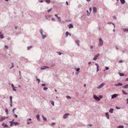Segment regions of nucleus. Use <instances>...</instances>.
Listing matches in <instances>:
<instances>
[{"instance_id": "49530a36", "label": "nucleus", "mask_w": 128, "mask_h": 128, "mask_svg": "<svg viewBox=\"0 0 128 128\" xmlns=\"http://www.w3.org/2000/svg\"><path fill=\"white\" fill-rule=\"evenodd\" d=\"M16 109L15 108H14L12 110V111L14 113V111L15 110H16Z\"/></svg>"}, {"instance_id": "603ef678", "label": "nucleus", "mask_w": 128, "mask_h": 128, "mask_svg": "<svg viewBox=\"0 0 128 128\" xmlns=\"http://www.w3.org/2000/svg\"><path fill=\"white\" fill-rule=\"evenodd\" d=\"M14 117H15L16 118H17V116L15 114H14Z\"/></svg>"}, {"instance_id": "a211bd4d", "label": "nucleus", "mask_w": 128, "mask_h": 128, "mask_svg": "<svg viewBox=\"0 0 128 128\" xmlns=\"http://www.w3.org/2000/svg\"><path fill=\"white\" fill-rule=\"evenodd\" d=\"M122 92L124 94H125V95H127L128 94L124 90H122Z\"/></svg>"}, {"instance_id": "393cba45", "label": "nucleus", "mask_w": 128, "mask_h": 128, "mask_svg": "<svg viewBox=\"0 0 128 128\" xmlns=\"http://www.w3.org/2000/svg\"><path fill=\"white\" fill-rule=\"evenodd\" d=\"M119 74L120 76H124V74H122L120 72H119Z\"/></svg>"}, {"instance_id": "69168bd1", "label": "nucleus", "mask_w": 128, "mask_h": 128, "mask_svg": "<svg viewBox=\"0 0 128 128\" xmlns=\"http://www.w3.org/2000/svg\"><path fill=\"white\" fill-rule=\"evenodd\" d=\"M28 120H32V119L30 118H29Z\"/></svg>"}, {"instance_id": "f257e3e1", "label": "nucleus", "mask_w": 128, "mask_h": 128, "mask_svg": "<svg viewBox=\"0 0 128 128\" xmlns=\"http://www.w3.org/2000/svg\"><path fill=\"white\" fill-rule=\"evenodd\" d=\"M94 98L96 100L99 101L100 100V98L96 95H94Z\"/></svg>"}, {"instance_id": "39448f33", "label": "nucleus", "mask_w": 128, "mask_h": 128, "mask_svg": "<svg viewBox=\"0 0 128 128\" xmlns=\"http://www.w3.org/2000/svg\"><path fill=\"white\" fill-rule=\"evenodd\" d=\"M103 44V41L102 40H101V39H99V44L100 46H101Z\"/></svg>"}, {"instance_id": "9b49d317", "label": "nucleus", "mask_w": 128, "mask_h": 128, "mask_svg": "<svg viewBox=\"0 0 128 128\" xmlns=\"http://www.w3.org/2000/svg\"><path fill=\"white\" fill-rule=\"evenodd\" d=\"M106 116L107 117V118L108 119L109 118V115L108 114V112H106Z\"/></svg>"}, {"instance_id": "9d476101", "label": "nucleus", "mask_w": 128, "mask_h": 128, "mask_svg": "<svg viewBox=\"0 0 128 128\" xmlns=\"http://www.w3.org/2000/svg\"><path fill=\"white\" fill-rule=\"evenodd\" d=\"M73 25L72 24H70L69 26V28H73Z\"/></svg>"}, {"instance_id": "864d4df0", "label": "nucleus", "mask_w": 128, "mask_h": 128, "mask_svg": "<svg viewBox=\"0 0 128 128\" xmlns=\"http://www.w3.org/2000/svg\"><path fill=\"white\" fill-rule=\"evenodd\" d=\"M92 8H90L89 9V10H90V12H91V10H92Z\"/></svg>"}, {"instance_id": "6e6d98bb", "label": "nucleus", "mask_w": 128, "mask_h": 128, "mask_svg": "<svg viewBox=\"0 0 128 128\" xmlns=\"http://www.w3.org/2000/svg\"><path fill=\"white\" fill-rule=\"evenodd\" d=\"M12 87L13 88H14V85L13 84H12Z\"/></svg>"}, {"instance_id": "2f4dec72", "label": "nucleus", "mask_w": 128, "mask_h": 128, "mask_svg": "<svg viewBox=\"0 0 128 128\" xmlns=\"http://www.w3.org/2000/svg\"><path fill=\"white\" fill-rule=\"evenodd\" d=\"M40 116L39 114H38L36 116V117L38 119L39 118Z\"/></svg>"}, {"instance_id": "0e129e2a", "label": "nucleus", "mask_w": 128, "mask_h": 128, "mask_svg": "<svg viewBox=\"0 0 128 128\" xmlns=\"http://www.w3.org/2000/svg\"><path fill=\"white\" fill-rule=\"evenodd\" d=\"M30 123V122H28L27 124H29Z\"/></svg>"}, {"instance_id": "052dcab7", "label": "nucleus", "mask_w": 128, "mask_h": 128, "mask_svg": "<svg viewBox=\"0 0 128 128\" xmlns=\"http://www.w3.org/2000/svg\"><path fill=\"white\" fill-rule=\"evenodd\" d=\"M55 16L57 18V17H58V15L56 14H55Z\"/></svg>"}, {"instance_id": "6ab92c4d", "label": "nucleus", "mask_w": 128, "mask_h": 128, "mask_svg": "<svg viewBox=\"0 0 128 128\" xmlns=\"http://www.w3.org/2000/svg\"><path fill=\"white\" fill-rule=\"evenodd\" d=\"M13 121H14V120H13V121H12L10 122H9V123L10 124V126H12V125L13 124Z\"/></svg>"}, {"instance_id": "c756f323", "label": "nucleus", "mask_w": 128, "mask_h": 128, "mask_svg": "<svg viewBox=\"0 0 128 128\" xmlns=\"http://www.w3.org/2000/svg\"><path fill=\"white\" fill-rule=\"evenodd\" d=\"M57 18L58 20L59 21H60V17L58 16V17H57Z\"/></svg>"}, {"instance_id": "3c124183", "label": "nucleus", "mask_w": 128, "mask_h": 128, "mask_svg": "<svg viewBox=\"0 0 128 128\" xmlns=\"http://www.w3.org/2000/svg\"><path fill=\"white\" fill-rule=\"evenodd\" d=\"M119 63H122V60H120L119 61Z\"/></svg>"}, {"instance_id": "7c9ffc66", "label": "nucleus", "mask_w": 128, "mask_h": 128, "mask_svg": "<svg viewBox=\"0 0 128 128\" xmlns=\"http://www.w3.org/2000/svg\"><path fill=\"white\" fill-rule=\"evenodd\" d=\"M79 41L78 40H76V43L77 44L79 45H78V43H79Z\"/></svg>"}, {"instance_id": "6e6552de", "label": "nucleus", "mask_w": 128, "mask_h": 128, "mask_svg": "<svg viewBox=\"0 0 128 128\" xmlns=\"http://www.w3.org/2000/svg\"><path fill=\"white\" fill-rule=\"evenodd\" d=\"M96 8L95 7H94L93 8V12L94 13H95L96 11Z\"/></svg>"}, {"instance_id": "7ed1b4c3", "label": "nucleus", "mask_w": 128, "mask_h": 128, "mask_svg": "<svg viewBox=\"0 0 128 128\" xmlns=\"http://www.w3.org/2000/svg\"><path fill=\"white\" fill-rule=\"evenodd\" d=\"M104 85V83H102L98 87H97L98 89H100L102 88Z\"/></svg>"}, {"instance_id": "4be33fe9", "label": "nucleus", "mask_w": 128, "mask_h": 128, "mask_svg": "<svg viewBox=\"0 0 128 128\" xmlns=\"http://www.w3.org/2000/svg\"><path fill=\"white\" fill-rule=\"evenodd\" d=\"M42 36L43 38H44L46 37V35H44L43 34H42Z\"/></svg>"}, {"instance_id": "72a5a7b5", "label": "nucleus", "mask_w": 128, "mask_h": 128, "mask_svg": "<svg viewBox=\"0 0 128 128\" xmlns=\"http://www.w3.org/2000/svg\"><path fill=\"white\" fill-rule=\"evenodd\" d=\"M69 34V33L68 32H66V36H68Z\"/></svg>"}, {"instance_id": "680f3d73", "label": "nucleus", "mask_w": 128, "mask_h": 128, "mask_svg": "<svg viewBox=\"0 0 128 128\" xmlns=\"http://www.w3.org/2000/svg\"><path fill=\"white\" fill-rule=\"evenodd\" d=\"M2 125L3 126H4V123H3L2 124Z\"/></svg>"}, {"instance_id": "774afa93", "label": "nucleus", "mask_w": 128, "mask_h": 128, "mask_svg": "<svg viewBox=\"0 0 128 128\" xmlns=\"http://www.w3.org/2000/svg\"><path fill=\"white\" fill-rule=\"evenodd\" d=\"M126 80V81H128V78H127V79Z\"/></svg>"}, {"instance_id": "f3484780", "label": "nucleus", "mask_w": 128, "mask_h": 128, "mask_svg": "<svg viewBox=\"0 0 128 128\" xmlns=\"http://www.w3.org/2000/svg\"><path fill=\"white\" fill-rule=\"evenodd\" d=\"M95 65H96L97 66V72H98V70H99V69H98V64L97 63H96L95 64Z\"/></svg>"}, {"instance_id": "e2e57ef3", "label": "nucleus", "mask_w": 128, "mask_h": 128, "mask_svg": "<svg viewBox=\"0 0 128 128\" xmlns=\"http://www.w3.org/2000/svg\"><path fill=\"white\" fill-rule=\"evenodd\" d=\"M43 2L42 0H41L40 1V2Z\"/></svg>"}, {"instance_id": "dca6fc26", "label": "nucleus", "mask_w": 128, "mask_h": 128, "mask_svg": "<svg viewBox=\"0 0 128 128\" xmlns=\"http://www.w3.org/2000/svg\"><path fill=\"white\" fill-rule=\"evenodd\" d=\"M114 110L113 109L111 108L109 110V112L111 113H112L113 112V111Z\"/></svg>"}, {"instance_id": "338daca9", "label": "nucleus", "mask_w": 128, "mask_h": 128, "mask_svg": "<svg viewBox=\"0 0 128 128\" xmlns=\"http://www.w3.org/2000/svg\"><path fill=\"white\" fill-rule=\"evenodd\" d=\"M66 4L67 5H68V2L67 1L66 2Z\"/></svg>"}, {"instance_id": "bf43d9fd", "label": "nucleus", "mask_w": 128, "mask_h": 128, "mask_svg": "<svg viewBox=\"0 0 128 128\" xmlns=\"http://www.w3.org/2000/svg\"><path fill=\"white\" fill-rule=\"evenodd\" d=\"M42 86H45V84H42Z\"/></svg>"}, {"instance_id": "2eb2a0df", "label": "nucleus", "mask_w": 128, "mask_h": 128, "mask_svg": "<svg viewBox=\"0 0 128 128\" xmlns=\"http://www.w3.org/2000/svg\"><path fill=\"white\" fill-rule=\"evenodd\" d=\"M48 67L47 66H44L41 69L42 70H44L46 69L47 68H48Z\"/></svg>"}, {"instance_id": "de8ad7c7", "label": "nucleus", "mask_w": 128, "mask_h": 128, "mask_svg": "<svg viewBox=\"0 0 128 128\" xmlns=\"http://www.w3.org/2000/svg\"><path fill=\"white\" fill-rule=\"evenodd\" d=\"M12 66L10 68H12L14 66L13 63H12Z\"/></svg>"}, {"instance_id": "8fccbe9b", "label": "nucleus", "mask_w": 128, "mask_h": 128, "mask_svg": "<svg viewBox=\"0 0 128 128\" xmlns=\"http://www.w3.org/2000/svg\"><path fill=\"white\" fill-rule=\"evenodd\" d=\"M13 90H14L15 91H16V89L14 88H13Z\"/></svg>"}, {"instance_id": "0eeeda50", "label": "nucleus", "mask_w": 128, "mask_h": 128, "mask_svg": "<svg viewBox=\"0 0 128 128\" xmlns=\"http://www.w3.org/2000/svg\"><path fill=\"white\" fill-rule=\"evenodd\" d=\"M117 96V95L116 94H114L113 95L112 97V99L116 98Z\"/></svg>"}, {"instance_id": "a878e982", "label": "nucleus", "mask_w": 128, "mask_h": 128, "mask_svg": "<svg viewBox=\"0 0 128 128\" xmlns=\"http://www.w3.org/2000/svg\"><path fill=\"white\" fill-rule=\"evenodd\" d=\"M80 70V68H77L76 69V71L77 72H78V73H79V71ZM76 74H78V73H76Z\"/></svg>"}, {"instance_id": "ddd939ff", "label": "nucleus", "mask_w": 128, "mask_h": 128, "mask_svg": "<svg viewBox=\"0 0 128 128\" xmlns=\"http://www.w3.org/2000/svg\"><path fill=\"white\" fill-rule=\"evenodd\" d=\"M122 87L124 88H128V84H127L126 85L124 86H123Z\"/></svg>"}, {"instance_id": "09e8293b", "label": "nucleus", "mask_w": 128, "mask_h": 128, "mask_svg": "<svg viewBox=\"0 0 128 128\" xmlns=\"http://www.w3.org/2000/svg\"><path fill=\"white\" fill-rule=\"evenodd\" d=\"M99 97L100 98H102V96L100 95L99 96Z\"/></svg>"}, {"instance_id": "4d7b16f0", "label": "nucleus", "mask_w": 128, "mask_h": 128, "mask_svg": "<svg viewBox=\"0 0 128 128\" xmlns=\"http://www.w3.org/2000/svg\"><path fill=\"white\" fill-rule=\"evenodd\" d=\"M127 103L128 104V98H127L126 100Z\"/></svg>"}, {"instance_id": "473e14b6", "label": "nucleus", "mask_w": 128, "mask_h": 128, "mask_svg": "<svg viewBox=\"0 0 128 128\" xmlns=\"http://www.w3.org/2000/svg\"><path fill=\"white\" fill-rule=\"evenodd\" d=\"M32 46H28V50H30V48H32Z\"/></svg>"}, {"instance_id": "a19ab883", "label": "nucleus", "mask_w": 128, "mask_h": 128, "mask_svg": "<svg viewBox=\"0 0 128 128\" xmlns=\"http://www.w3.org/2000/svg\"><path fill=\"white\" fill-rule=\"evenodd\" d=\"M5 127H8V126L6 124H5L4 126Z\"/></svg>"}, {"instance_id": "f8f14e48", "label": "nucleus", "mask_w": 128, "mask_h": 128, "mask_svg": "<svg viewBox=\"0 0 128 128\" xmlns=\"http://www.w3.org/2000/svg\"><path fill=\"white\" fill-rule=\"evenodd\" d=\"M120 1L122 4H124L125 2V0H120Z\"/></svg>"}, {"instance_id": "13d9d810", "label": "nucleus", "mask_w": 128, "mask_h": 128, "mask_svg": "<svg viewBox=\"0 0 128 128\" xmlns=\"http://www.w3.org/2000/svg\"><path fill=\"white\" fill-rule=\"evenodd\" d=\"M58 54L60 55L62 53H61L60 52H58Z\"/></svg>"}, {"instance_id": "f704fd0d", "label": "nucleus", "mask_w": 128, "mask_h": 128, "mask_svg": "<svg viewBox=\"0 0 128 128\" xmlns=\"http://www.w3.org/2000/svg\"><path fill=\"white\" fill-rule=\"evenodd\" d=\"M55 124H56L55 123L52 122V124H51V125L52 126H54V125Z\"/></svg>"}, {"instance_id": "37998d69", "label": "nucleus", "mask_w": 128, "mask_h": 128, "mask_svg": "<svg viewBox=\"0 0 128 128\" xmlns=\"http://www.w3.org/2000/svg\"><path fill=\"white\" fill-rule=\"evenodd\" d=\"M105 68L106 70H108L109 69L107 67H106Z\"/></svg>"}, {"instance_id": "4c0bfd02", "label": "nucleus", "mask_w": 128, "mask_h": 128, "mask_svg": "<svg viewBox=\"0 0 128 128\" xmlns=\"http://www.w3.org/2000/svg\"><path fill=\"white\" fill-rule=\"evenodd\" d=\"M5 112L7 114L8 113V110L7 109H6L5 110Z\"/></svg>"}, {"instance_id": "423d86ee", "label": "nucleus", "mask_w": 128, "mask_h": 128, "mask_svg": "<svg viewBox=\"0 0 128 128\" xmlns=\"http://www.w3.org/2000/svg\"><path fill=\"white\" fill-rule=\"evenodd\" d=\"M69 115V114L68 113L65 114L63 116V118H66Z\"/></svg>"}, {"instance_id": "bb28decb", "label": "nucleus", "mask_w": 128, "mask_h": 128, "mask_svg": "<svg viewBox=\"0 0 128 128\" xmlns=\"http://www.w3.org/2000/svg\"><path fill=\"white\" fill-rule=\"evenodd\" d=\"M0 37L1 38H4L3 35V34L0 35Z\"/></svg>"}, {"instance_id": "f03ea898", "label": "nucleus", "mask_w": 128, "mask_h": 128, "mask_svg": "<svg viewBox=\"0 0 128 128\" xmlns=\"http://www.w3.org/2000/svg\"><path fill=\"white\" fill-rule=\"evenodd\" d=\"M8 118L7 116H3L1 117L0 119V121H2L5 119Z\"/></svg>"}, {"instance_id": "4468645a", "label": "nucleus", "mask_w": 128, "mask_h": 128, "mask_svg": "<svg viewBox=\"0 0 128 128\" xmlns=\"http://www.w3.org/2000/svg\"><path fill=\"white\" fill-rule=\"evenodd\" d=\"M13 124H14L15 126H16V125H18L19 124L18 122H13Z\"/></svg>"}, {"instance_id": "a18cd8bd", "label": "nucleus", "mask_w": 128, "mask_h": 128, "mask_svg": "<svg viewBox=\"0 0 128 128\" xmlns=\"http://www.w3.org/2000/svg\"><path fill=\"white\" fill-rule=\"evenodd\" d=\"M87 12L88 13H87V15L88 16H89L90 14H89L88 12V10L87 11Z\"/></svg>"}, {"instance_id": "79ce46f5", "label": "nucleus", "mask_w": 128, "mask_h": 128, "mask_svg": "<svg viewBox=\"0 0 128 128\" xmlns=\"http://www.w3.org/2000/svg\"><path fill=\"white\" fill-rule=\"evenodd\" d=\"M66 97L70 99L71 98V97L69 96H67Z\"/></svg>"}, {"instance_id": "ea45409f", "label": "nucleus", "mask_w": 128, "mask_h": 128, "mask_svg": "<svg viewBox=\"0 0 128 128\" xmlns=\"http://www.w3.org/2000/svg\"><path fill=\"white\" fill-rule=\"evenodd\" d=\"M47 88L46 87H44V90H47Z\"/></svg>"}, {"instance_id": "5fc2aeb1", "label": "nucleus", "mask_w": 128, "mask_h": 128, "mask_svg": "<svg viewBox=\"0 0 128 128\" xmlns=\"http://www.w3.org/2000/svg\"><path fill=\"white\" fill-rule=\"evenodd\" d=\"M116 108L117 109H120V108H119V107H118L117 106L116 107Z\"/></svg>"}, {"instance_id": "20e7f679", "label": "nucleus", "mask_w": 128, "mask_h": 128, "mask_svg": "<svg viewBox=\"0 0 128 128\" xmlns=\"http://www.w3.org/2000/svg\"><path fill=\"white\" fill-rule=\"evenodd\" d=\"M100 55V54H98L96 55L94 58L93 60H96L97 59L98 57Z\"/></svg>"}, {"instance_id": "b1692460", "label": "nucleus", "mask_w": 128, "mask_h": 128, "mask_svg": "<svg viewBox=\"0 0 128 128\" xmlns=\"http://www.w3.org/2000/svg\"><path fill=\"white\" fill-rule=\"evenodd\" d=\"M42 117L43 118V119L44 120H46V118L43 115H42Z\"/></svg>"}, {"instance_id": "e433bc0d", "label": "nucleus", "mask_w": 128, "mask_h": 128, "mask_svg": "<svg viewBox=\"0 0 128 128\" xmlns=\"http://www.w3.org/2000/svg\"><path fill=\"white\" fill-rule=\"evenodd\" d=\"M52 10V8H50V9H49V10H48V12H50L51 11V10Z\"/></svg>"}, {"instance_id": "58836bf2", "label": "nucleus", "mask_w": 128, "mask_h": 128, "mask_svg": "<svg viewBox=\"0 0 128 128\" xmlns=\"http://www.w3.org/2000/svg\"><path fill=\"white\" fill-rule=\"evenodd\" d=\"M40 32L41 34H43L42 33V30H40Z\"/></svg>"}, {"instance_id": "cd10ccee", "label": "nucleus", "mask_w": 128, "mask_h": 128, "mask_svg": "<svg viewBox=\"0 0 128 128\" xmlns=\"http://www.w3.org/2000/svg\"><path fill=\"white\" fill-rule=\"evenodd\" d=\"M45 1L48 3H49L50 2V0H45Z\"/></svg>"}, {"instance_id": "c9c22d12", "label": "nucleus", "mask_w": 128, "mask_h": 128, "mask_svg": "<svg viewBox=\"0 0 128 128\" xmlns=\"http://www.w3.org/2000/svg\"><path fill=\"white\" fill-rule=\"evenodd\" d=\"M36 80L38 81V83H39L40 81V79H38V78H36Z\"/></svg>"}, {"instance_id": "412c9836", "label": "nucleus", "mask_w": 128, "mask_h": 128, "mask_svg": "<svg viewBox=\"0 0 128 128\" xmlns=\"http://www.w3.org/2000/svg\"><path fill=\"white\" fill-rule=\"evenodd\" d=\"M124 126L122 125H120L118 127V128H123Z\"/></svg>"}, {"instance_id": "5701e85b", "label": "nucleus", "mask_w": 128, "mask_h": 128, "mask_svg": "<svg viewBox=\"0 0 128 128\" xmlns=\"http://www.w3.org/2000/svg\"><path fill=\"white\" fill-rule=\"evenodd\" d=\"M10 103H12V96H10Z\"/></svg>"}, {"instance_id": "aec40b11", "label": "nucleus", "mask_w": 128, "mask_h": 128, "mask_svg": "<svg viewBox=\"0 0 128 128\" xmlns=\"http://www.w3.org/2000/svg\"><path fill=\"white\" fill-rule=\"evenodd\" d=\"M123 30L124 32H128V28H124L123 29Z\"/></svg>"}, {"instance_id": "1a4fd4ad", "label": "nucleus", "mask_w": 128, "mask_h": 128, "mask_svg": "<svg viewBox=\"0 0 128 128\" xmlns=\"http://www.w3.org/2000/svg\"><path fill=\"white\" fill-rule=\"evenodd\" d=\"M116 86H122V83H119L118 84H115Z\"/></svg>"}, {"instance_id": "c03bdc74", "label": "nucleus", "mask_w": 128, "mask_h": 128, "mask_svg": "<svg viewBox=\"0 0 128 128\" xmlns=\"http://www.w3.org/2000/svg\"><path fill=\"white\" fill-rule=\"evenodd\" d=\"M4 47L6 48L7 49L8 48V46H5Z\"/></svg>"}, {"instance_id": "c85d7f7f", "label": "nucleus", "mask_w": 128, "mask_h": 128, "mask_svg": "<svg viewBox=\"0 0 128 128\" xmlns=\"http://www.w3.org/2000/svg\"><path fill=\"white\" fill-rule=\"evenodd\" d=\"M51 103L52 104V105H53V106L54 105V102L53 101H51Z\"/></svg>"}]
</instances>
